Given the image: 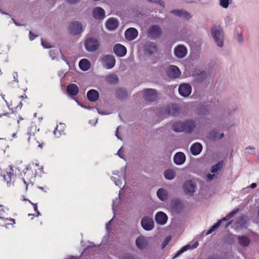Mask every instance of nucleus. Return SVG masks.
Here are the masks:
<instances>
[{"label": "nucleus", "instance_id": "nucleus-33", "mask_svg": "<svg viewBox=\"0 0 259 259\" xmlns=\"http://www.w3.org/2000/svg\"><path fill=\"white\" fill-rule=\"evenodd\" d=\"M172 130L176 132H183V121H177L172 123Z\"/></svg>", "mask_w": 259, "mask_h": 259}, {"label": "nucleus", "instance_id": "nucleus-29", "mask_svg": "<svg viewBox=\"0 0 259 259\" xmlns=\"http://www.w3.org/2000/svg\"><path fill=\"white\" fill-rule=\"evenodd\" d=\"M156 194L157 197L161 201H164L168 198V193L167 191L164 188H159L157 190Z\"/></svg>", "mask_w": 259, "mask_h": 259}, {"label": "nucleus", "instance_id": "nucleus-34", "mask_svg": "<svg viewBox=\"0 0 259 259\" xmlns=\"http://www.w3.org/2000/svg\"><path fill=\"white\" fill-rule=\"evenodd\" d=\"M163 175L165 178L168 180H172L176 177V172L172 169H166L164 171Z\"/></svg>", "mask_w": 259, "mask_h": 259}, {"label": "nucleus", "instance_id": "nucleus-16", "mask_svg": "<svg viewBox=\"0 0 259 259\" xmlns=\"http://www.w3.org/2000/svg\"><path fill=\"white\" fill-rule=\"evenodd\" d=\"M113 51L114 53L119 57H124L127 52V50L125 47L123 45L117 44L113 47Z\"/></svg>", "mask_w": 259, "mask_h": 259}, {"label": "nucleus", "instance_id": "nucleus-40", "mask_svg": "<svg viewBox=\"0 0 259 259\" xmlns=\"http://www.w3.org/2000/svg\"><path fill=\"white\" fill-rule=\"evenodd\" d=\"M229 4V0H220V5L223 8L226 9L228 8Z\"/></svg>", "mask_w": 259, "mask_h": 259}, {"label": "nucleus", "instance_id": "nucleus-38", "mask_svg": "<svg viewBox=\"0 0 259 259\" xmlns=\"http://www.w3.org/2000/svg\"><path fill=\"white\" fill-rule=\"evenodd\" d=\"M60 126L61 127V130L58 131V133H57V128L58 127V125L57 126V127L55 128V129L54 131V134L55 136L56 137H57V138H59L61 136V132L63 131V130H64L65 127L66 126L65 124L64 123H60Z\"/></svg>", "mask_w": 259, "mask_h": 259}, {"label": "nucleus", "instance_id": "nucleus-18", "mask_svg": "<svg viewBox=\"0 0 259 259\" xmlns=\"http://www.w3.org/2000/svg\"><path fill=\"white\" fill-rule=\"evenodd\" d=\"M186 160L185 154L182 152H178L175 154L173 157L174 163L177 165L183 164Z\"/></svg>", "mask_w": 259, "mask_h": 259}, {"label": "nucleus", "instance_id": "nucleus-31", "mask_svg": "<svg viewBox=\"0 0 259 259\" xmlns=\"http://www.w3.org/2000/svg\"><path fill=\"white\" fill-rule=\"evenodd\" d=\"M237 240L239 244L244 247H247L250 243V239L245 235L237 236Z\"/></svg>", "mask_w": 259, "mask_h": 259}, {"label": "nucleus", "instance_id": "nucleus-8", "mask_svg": "<svg viewBox=\"0 0 259 259\" xmlns=\"http://www.w3.org/2000/svg\"><path fill=\"white\" fill-rule=\"evenodd\" d=\"M142 228L147 231L152 230L154 227L153 220L148 216L144 217L141 221Z\"/></svg>", "mask_w": 259, "mask_h": 259}, {"label": "nucleus", "instance_id": "nucleus-32", "mask_svg": "<svg viewBox=\"0 0 259 259\" xmlns=\"http://www.w3.org/2000/svg\"><path fill=\"white\" fill-rule=\"evenodd\" d=\"M224 165L223 160L219 161L216 164L212 165L210 167V170L211 173H216L221 170Z\"/></svg>", "mask_w": 259, "mask_h": 259}, {"label": "nucleus", "instance_id": "nucleus-39", "mask_svg": "<svg viewBox=\"0 0 259 259\" xmlns=\"http://www.w3.org/2000/svg\"><path fill=\"white\" fill-rule=\"evenodd\" d=\"M107 80L108 82L115 83L118 82V78L116 74H111L107 76Z\"/></svg>", "mask_w": 259, "mask_h": 259}, {"label": "nucleus", "instance_id": "nucleus-53", "mask_svg": "<svg viewBox=\"0 0 259 259\" xmlns=\"http://www.w3.org/2000/svg\"><path fill=\"white\" fill-rule=\"evenodd\" d=\"M122 259H134V256L131 254H126L124 255Z\"/></svg>", "mask_w": 259, "mask_h": 259}, {"label": "nucleus", "instance_id": "nucleus-10", "mask_svg": "<svg viewBox=\"0 0 259 259\" xmlns=\"http://www.w3.org/2000/svg\"><path fill=\"white\" fill-rule=\"evenodd\" d=\"M143 97L146 101L154 102L157 98V93L156 90L153 89H147L145 90L143 94Z\"/></svg>", "mask_w": 259, "mask_h": 259}, {"label": "nucleus", "instance_id": "nucleus-55", "mask_svg": "<svg viewBox=\"0 0 259 259\" xmlns=\"http://www.w3.org/2000/svg\"><path fill=\"white\" fill-rule=\"evenodd\" d=\"M238 41L239 42L241 43L243 41L244 38L242 35L241 33H238Z\"/></svg>", "mask_w": 259, "mask_h": 259}, {"label": "nucleus", "instance_id": "nucleus-48", "mask_svg": "<svg viewBox=\"0 0 259 259\" xmlns=\"http://www.w3.org/2000/svg\"><path fill=\"white\" fill-rule=\"evenodd\" d=\"M221 226V221H218L216 223L214 224L211 227L214 231L217 229Z\"/></svg>", "mask_w": 259, "mask_h": 259}, {"label": "nucleus", "instance_id": "nucleus-27", "mask_svg": "<svg viewBox=\"0 0 259 259\" xmlns=\"http://www.w3.org/2000/svg\"><path fill=\"white\" fill-rule=\"evenodd\" d=\"M118 20L114 18H109L106 22V28L109 30H114L118 26Z\"/></svg>", "mask_w": 259, "mask_h": 259}, {"label": "nucleus", "instance_id": "nucleus-30", "mask_svg": "<svg viewBox=\"0 0 259 259\" xmlns=\"http://www.w3.org/2000/svg\"><path fill=\"white\" fill-rule=\"evenodd\" d=\"M79 68L84 71H88L91 67V63L87 59H82L79 62Z\"/></svg>", "mask_w": 259, "mask_h": 259}, {"label": "nucleus", "instance_id": "nucleus-21", "mask_svg": "<svg viewBox=\"0 0 259 259\" xmlns=\"http://www.w3.org/2000/svg\"><path fill=\"white\" fill-rule=\"evenodd\" d=\"M167 219L166 214L162 211L157 212L155 216V222L160 225H165L167 223Z\"/></svg>", "mask_w": 259, "mask_h": 259}, {"label": "nucleus", "instance_id": "nucleus-17", "mask_svg": "<svg viewBox=\"0 0 259 259\" xmlns=\"http://www.w3.org/2000/svg\"><path fill=\"white\" fill-rule=\"evenodd\" d=\"M138 35V31L134 27L127 28L124 33V36L126 39L128 41L134 40Z\"/></svg>", "mask_w": 259, "mask_h": 259}, {"label": "nucleus", "instance_id": "nucleus-47", "mask_svg": "<svg viewBox=\"0 0 259 259\" xmlns=\"http://www.w3.org/2000/svg\"><path fill=\"white\" fill-rule=\"evenodd\" d=\"M215 175L214 174H208L206 175V179L207 181H211L214 178Z\"/></svg>", "mask_w": 259, "mask_h": 259}, {"label": "nucleus", "instance_id": "nucleus-12", "mask_svg": "<svg viewBox=\"0 0 259 259\" xmlns=\"http://www.w3.org/2000/svg\"><path fill=\"white\" fill-rule=\"evenodd\" d=\"M178 91L181 96L187 97L191 93L192 87L191 85L188 83H182L179 85Z\"/></svg>", "mask_w": 259, "mask_h": 259}, {"label": "nucleus", "instance_id": "nucleus-46", "mask_svg": "<svg viewBox=\"0 0 259 259\" xmlns=\"http://www.w3.org/2000/svg\"><path fill=\"white\" fill-rule=\"evenodd\" d=\"M31 130H32V127H30L29 128H28V132L27 133V135L28 136V142H29V141H30V137L31 136H34V134L33 132H31Z\"/></svg>", "mask_w": 259, "mask_h": 259}, {"label": "nucleus", "instance_id": "nucleus-58", "mask_svg": "<svg viewBox=\"0 0 259 259\" xmlns=\"http://www.w3.org/2000/svg\"><path fill=\"white\" fill-rule=\"evenodd\" d=\"M41 45L44 47V48L49 49V48H51V46L47 45L45 44L44 41L42 40V38H41Z\"/></svg>", "mask_w": 259, "mask_h": 259}, {"label": "nucleus", "instance_id": "nucleus-24", "mask_svg": "<svg viewBox=\"0 0 259 259\" xmlns=\"http://www.w3.org/2000/svg\"><path fill=\"white\" fill-rule=\"evenodd\" d=\"M203 146L199 142L193 143L190 147V150L191 153L194 156L199 155L202 151Z\"/></svg>", "mask_w": 259, "mask_h": 259}, {"label": "nucleus", "instance_id": "nucleus-44", "mask_svg": "<svg viewBox=\"0 0 259 259\" xmlns=\"http://www.w3.org/2000/svg\"><path fill=\"white\" fill-rule=\"evenodd\" d=\"M62 59L66 62V63L67 64V65L68 66L69 68L70 69H72V66H73V63H70L68 60L67 59L64 57L63 55H62Z\"/></svg>", "mask_w": 259, "mask_h": 259}, {"label": "nucleus", "instance_id": "nucleus-59", "mask_svg": "<svg viewBox=\"0 0 259 259\" xmlns=\"http://www.w3.org/2000/svg\"><path fill=\"white\" fill-rule=\"evenodd\" d=\"M113 219V218H112L110 221H109L106 224V229L107 230H109L110 229V225H111V222H112Z\"/></svg>", "mask_w": 259, "mask_h": 259}, {"label": "nucleus", "instance_id": "nucleus-64", "mask_svg": "<svg viewBox=\"0 0 259 259\" xmlns=\"http://www.w3.org/2000/svg\"><path fill=\"white\" fill-rule=\"evenodd\" d=\"M213 232H214V230L212 229V228L211 227L208 230H207L205 233V235H209L211 233H212Z\"/></svg>", "mask_w": 259, "mask_h": 259}, {"label": "nucleus", "instance_id": "nucleus-19", "mask_svg": "<svg viewBox=\"0 0 259 259\" xmlns=\"http://www.w3.org/2000/svg\"><path fill=\"white\" fill-rule=\"evenodd\" d=\"M170 13L176 16H178L187 20H189L191 18L190 14L183 9H174L171 10Z\"/></svg>", "mask_w": 259, "mask_h": 259}, {"label": "nucleus", "instance_id": "nucleus-54", "mask_svg": "<svg viewBox=\"0 0 259 259\" xmlns=\"http://www.w3.org/2000/svg\"><path fill=\"white\" fill-rule=\"evenodd\" d=\"M81 107L88 109V110H94L95 107H92L90 106H87L85 105H84L82 103L81 106H80Z\"/></svg>", "mask_w": 259, "mask_h": 259}, {"label": "nucleus", "instance_id": "nucleus-5", "mask_svg": "<svg viewBox=\"0 0 259 259\" xmlns=\"http://www.w3.org/2000/svg\"><path fill=\"white\" fill-rule=\"evenodd\" d=\"M116 60L115 57L111 55H106L101 59V64L103 68L110 69L114 67Z\"/></svg>", "mask_w": 259, "mask_h": 259}, {"label": "nucleus", "instance_id": "nucleus-20", "mask_svg": "<svg viewBox=\"0 0 259 259\" xmlns=\"http://www.w3.org/2000/svg\"><path fill=\"white\" fill-rule=\"evenodd\" d=\"M199 243L198 241L195 242L192 245L190 244H187L184 246H183L180 250H179L177 253L175 254L172 259L177 258L180 255H181L183 252L188 250V249H193L196 248L198 246Z\"/></svg>", "mask_w": 259, "mask_h": 259}, {"label": "nucleus", "instance_id": "nucleus-56", "mask_svg": "<svg viewBox=\"0 0 259 259\" xmlns=\"http://www.w3.org/2000/svg\"><path fill=\"white\" fill-rule=\"evenodd\" d=\"M114 183L119 188H121L122 185V181L119 179H117Z\"/></svg>", "mask_w": 259, "mask_h": 259}, {"label": "nucleus", "instance_id": "nucleus-13", "mask_svg": "<svg viewBox=\"0 0 259 259\" xmlns=\"http://www.w3.org/2000/svg\"><path fill=\"white\" fill-rule=\"evenodd\" d=\"M174 52L177 58L181 59L184 58L187 55L188 50L185 46L179 45L175 47Z\"/></svg>", "mask_w": 259, "mask_h": 259}, {"label": "nucleus", "instance_id": "nucleus-23", "mask_svg": "<svg viewBox=\"0 0 259 259\" xmlns=\"http://www.w3.org/2000/svg\"><path fill=\"white\" fill-rule=\"evenodd\" d=\"M100 97L99 92L95 89L89 90L87 93V98L90 102H94L97 101Z\"/></svg>", "mask_w": 259, "mask_h": 259}, {"label": "nucleus", "instance_id": "nucleus-45", "mask_svg": "<svg viewBox=\"0 0 259 259\" xmlns=\"http://www.w3.org/2000/svg\"><path fill=\"white\" fill-rule=\"evenodd\" d=\"M238 211V209H235L230 212L227 215V218H229L230 219L233 218Z\"/></svg>", "mask_w": 259, "mask_h": 259}, {"label": "nucleus", "instance_id": "nucleus-62", "mask_svg": "<svg viewBox=\"0 0 259 259\" xmlns=\"http://www.w3.org/2000/svg\"><path fill=\"white\" fill-rule=\"evenodd\" d=\"M66 73V72H64V71H60L58 72V75L60 77H64Z\"/></svg>", "mask_w": 259, "mask_h": 259}, {"label": "nucleus", "instance_id": "nucleus-7", "mask_svg": "<svg viewBox=\"0 0 259 259\" xmlns=\"http://www.w3.org/2000/svg\"><path fill=\"white\" fill-rule=\"evenodd\" d=\"M148 35L151 39L159 38L162 35L161 29L157 25H152L148 30Z\"/></svg>", "mask_w": 259, "mask_h": 259}, {"label": "nucleus", "instance_id": "nucleus-28", "mask_svg": "<svg viewBox=\"0 0 259 259\" xmlns=\"http://www.w3.org/2000/svg\"><path fill=\"white\" fill-rule=\"evenodd\" d=\"M116 97L120 100H125L127 96V93L125 89L119 88L116 90Z\"/></svg>", "mask_w": 259, "mask_h": 259}, {"label": "nucleus", "instance_id": "nucleus-36", "mask_svg": "<svg viewBox=\"0 0 259 259\" xmlns=\"http://www.w3.org/2000/svg\"><path fill=\"white\" fill-rule=\"evenodd\" d=\"M219 132L215 130H211L209 132L208 138L211 141L218 140Z\"/></svg>", "mask_w": 259, "mask_h": 259}, {"label": "nucleus", "instance_id": "nucleus-61", "mask_svg": "<svg viewBox=\"0 0 259 259\" xmlns=\"http://www.w3.org/2000/svg\"><path fill=\"white\" fill-rule=\"evenodd\" d=\"M207 259H221V258H220V257L219 256L215 255H213L209 256L207 258Z\"/></svg>", "mask_w": 259, "mask_h": 259}, {"label": "nucleus", "instance_id": "nucleus-9", "mask_svg": "<svg viewBox=\"0 0 259 259\" xmlns=\"http://www.w3.org/2000/svg\"><path fill=\"white\" fill-rule=\"evenodd\" d=\"M166 73L167 75L171 78H177L181 74L179 67L174 65H170L167 67Z\"/></svg>", "mask_w": 259, "mask_h": 259}, {"label": "nucleus", "instance_id": "nucleus-3", "mask_svg": "<svg viewBox=\"0 0 259 259\" xmlns=\"http://www.w3.org/2000/svg\"><path fill=\"white\" fill-rule=\"evenodd\" d=\"M161 114L165 117H176L180 114V109L176 104H172L165 107L162 108Z\"/></svg>", "mask_w": 259, "mask_h": 259}, {"label": "nucleus", "instance_id": "nucleus-2", "mask_svg": "<svg viewBox=\"0 0 259 259\" xmlns=\"http://www.w3.org/2000/svg\"><path fill=\"white\" fill-rule=\"evenodd\" d=\"M182 188L186 195L193 196L197 189L196 182L193 180H187L183 183Z\"/></svg>", "mask_w": 259, "mask_h": 259}, {"label": "nucleus", "instance_id": "nucleus-57", "mask_svg": "<svg viewBox=\"0 0 259 259\" xmlns=\"http://www.w3.org/2000/svg\"><path fill=\"white\" fill-rule=\"evenodd\" d=\"M219 103V101L216 98L212 100V101H210V103L212 104L213 106H217Z\"/></svg>", "mask_w": 259, "mask_h": 259}, {"label": "nucleus", "instance_id": "nucleus-22", "mask_svg": "<svg viewBox=\"0 0 259 259\" xmlns=\"http://www.w3.org/2000/svg\"><path fill=\"white\" fill-rule=\"evenodd\" d=\"M172 211L175 213H180L182 210V205L179 199H172L171 201Z\"/></svg>", "mask_w": 259, "mask_h": 259}, {"label": "nucleus", "instance_id": "nucleus-6", "mask_svg": "<svg viewBox=\"0 0 259 259\" xmlns=\"http://www.w3.org/2000/svg\"><path fill=\"white\" fill-rule=\"evenodd\" d=\"M158 51V47L157 45L153 42H147L144 48V54L146 56H151L157 53Z\"/></svg>", "mask_w": 259, "mask_h": 259}, {"label": "nucleus", "instance_id": "nucleus-41", "mask_svg": "<svg viewBox=\"0 0 259 259\" xmlns=\"http://www.w3.org/2000/svg\"><path fill=\"white\" fill-rule=\"evenodd\" d=\"M246 152L249 154H255V148L252 146H248L245 149Z\"/></svg>", "mask_w": 259, "mask_h": 259}, {"label": "nucleus", "instance_id": "nucleus-50", "mask_svg": "<svg viewBox=\"0 0 259 259\" xmlns=\"http://www.w3.org/2000/svg\"><path fill=\"white\" fill-rule=\"evenodd\" d=\"M0 220H2L4 222H5V221H7V220H9L11 222H13V224H15V219H12V218H7V219H5L3 217H0Z\"/></svg>", "mask_w": 259, "mask_h": 259}, {"label": "nucleus", "instance_id": "nucleus-52", "mask_svg": "<svg viewBox=\"0 0 259 259\" xmlns=\"http://www.w3.org/2000/svg\"><path fill=\"white\" fill-rule=\"evenodd\" d=\"M68 3L71 5H74L78 3L80 0H65Z\"/></svg>", "mask_w": 259, "mask_h": 259}, {"label": "nucleus", "instance_id": "nucleus-15", "mask_svg": "<svg viewBox=\"0 0 259 259\" xmlns=\"http://www.w3.org/2000/svg\"><path fill=\"white\" fill-rule=\"evenodd\" d=\"M92 16L96 20H102L105 17V11L101 7H96L93 9Z\"/></svg>", "mask_w": 259, "mask_h": 259}, {"label": "nucleus", "instance_id": "nucleus-11", "mask_svg": "<svg viewBox=\"0 0 259 259\" xmlns=\"http://www.w3.org/2000/svg\"><path fill=\"white\" fill-rule=\"evenodd\" d=\"M69 29L72 34L77 35L82 31L83 26L79 21H73L70 24Z\"/></svg>", "mask_w": 259, "mask_h": 259}, {"label": "nucleus", "instance_id": "nucleus-43", "mask_svg": "<svg viewBox=\"0 0 259 259\" xmlns=\"http://www.w3.org/2000/svg\"><path fill=\"white\" fill-rule=\"evenodd\" d=\"M225 21L226 25L229 26L232 24L233 18L231 15H228L226 17Z\"/></svg>", "mask_w": 259, "mask_h": 259}, {"label": "nucleus", "instance_id": "nucleus-35", "mask_svg": "<svg viewBox=\"0 0 259 259\" xmlns=\"http://www.w3.org/2000/svg\"><path fill=\"white\" fill-rule=\"evenodd\" d=\"M206 73L204 71H201L195 74V79L198 82H201L206 78Z\"/></svg>", "mask_w": 259, "mask_h": 259}, {"label": "nucleus", "instance_id": "nucleus-1", "mask_svg": "<svg viewBox=\"0 0 259 259\" xmlns=\"http://www.w3.org/2000/svg\"><path fill=\"white\" fill-rule=\"evenodd\" d=\"M211 36L218 47L222 48L224 46V32L220 26H214L211 28Z\"/></svg>", "mask_w": 259, "mask_h": 259}, {"label": "nucleus", "instance_id": "nucleus-42", "mask_svg": "<svg viewBox=\"0 0 259 259\" xmlns=\"http://www.w3.org/2000/svg\"><path fill=\"white\" fill-rule=\"evenodd\" d=\"M171 239V237L170 236H167L164 239V241L162 242L161 244V248L163 249L164 248L166 245L168 244L169 242L170 241Z\"/></svg>", "mask_w": 259, "mask_h": 259}, {"label": "nucleus", "instance_id": "nucleus-37", "mask_svg": "<svg viewBox=\"0 0 259 259\" xmlns=\"http://www.w3.org/2000/svg\"><path fill=\"white\" fill-rule=\"evenodd\" d=\"M59 53H61V52L57 49H52L49 52L50 56L52 60L57 59V56Z\"/></svg>", "mask_w": 259, "mask_h": 259}, {"label": "nucleus", "instance_id": "nucleus-51", "mask_svg": "<svg viewBox=\"0 0 259 259\" xmlns=\"http://www.w3.org/2000/svg\"><path fill=\"white\" fill-rule=\"evenodd\" d=\"M13 78H14V81L16 82H19V80L18 79V73L17 72H14L13 73Z\"/></svg>", "mask_w": 259, "mask_h": 259}, {"label": "nucleus", "instance_id": "nucleus-4", "mask_svg": "<svg viewBox=\"0 0 259 259\" xmlns=\"http://www.w3.org/2000/svg\"><path fill=\"white\" fill-rule=\"evenodd\" d=\"M99 47L98 40L94 37H89L84 40V48L89 52H94L96 51Z\"/></svg>", "mask_w": 259, "mask_h": 259}, {"label": "nucleus", "instance_id": "nucleus-60", "mask_svg": "<svg viewBox=\"0 0 259 259\" xmlns=\"http://www.w3.org/2000/svg\"><path fill=\"white\" fill-rule=\"evenodd\" d=\"M229 220H230V219L229 218H227V216L226 215V217H223L222 219L219 220L218 221H221V224L223 222L227 221Z\"/></svg>", "mask_w": 259, "mask_h": 259}, {"label": "nucleus", "instance_id": "nucleus-25", "mask_svg": "<svg viewBox=\"0 0 259 259\" xmlns=\"http://www.w3.org/2000/svg\"><path fill=\"white\" fill-rule=\"evenodd\" d=\"M66 91L70 96L74 97L78 94L79 88L76 84L70 83L67 86Z\"/></svg>", "mask_w": 259, "mask_h": 259}, {"label": "nucleus", "instance_id": "nucleus-63", "mask_svg": "<svg viewBox=\"0 0 259 259\" xmlns=\"http://www.w3.org/2000/svg\"><path fill=\"white\" fill-rule=\"evenodd\" d=\"M213 232H214V230L212 229V228L211 227L208 230H207L205 233V235H209L211 233H212Z\"/></svg>", "mask_w": 259, "mask_h": 259}, {"label": "nucleus", "instance_id": "nucleus-49", "mask_svg": "<svg viewBox=\"0 0 259 259\" xmlns=\"http://www.w3.org/2000/svg\"><path fill=\"white\" fill-rule=\"evenodd\" d=\"M29 39L31 41L33 40L36 37H38L37 35L33 34L31 31H29Z\"/></svg>", "mask_w": 259, "mask_h": 259}, {"label": "nucleus", "instance_id": "nucleus-26", "mask_svg": "<svg viewBox=\"0 0 259 259\" xmlns=\"http://www.w3.org/2000/svg\"><path fill=\"white\" fill-rule=\"evenodd\" d=\"M136 244L139 249H143L147 246L148 240L144 236H140L136 240Z\"/></svg>", "mask_w": 259, "mask_h": 259}, {"label": "nucleus", "instance_id": "nucleus-14", "mask_svg": "<svg viewBox=\"0 0 259 259\" xmlns=\"http://www.w3.org/2000/svg\"><path fill=\"white\" fill-rule=\"evenodd\" d=\"M196 126V123L194 121L191 119L186 120L183 122V132L187 133H192Z\"/></svg>", "mask_w": 259, "mask_h": 259}]
</instances>
